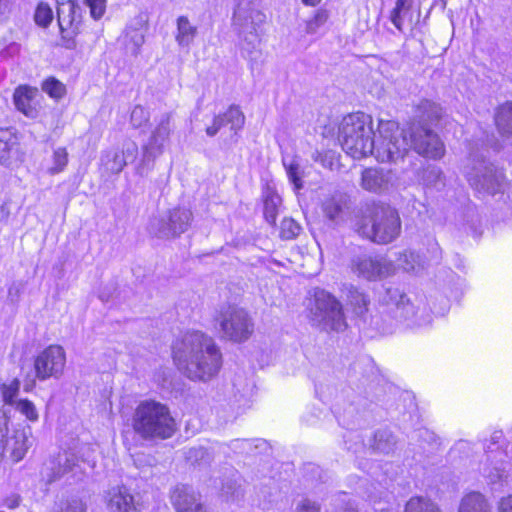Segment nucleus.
<instances>
[{
  "label": "nucleus",
  "instance_id": "f257e3e1",
  "mask_svg": "<svg viewBox=\"0 0 512 512\" xmlns=\"http://www.w3.org/2000/svg\"><path fill=\"white\" fill-rule=\"evenodd\" d=\"M173 361L179 371L194 381L207 382L222 367L223 357L215 340L201 332L189 331L172 345Z\"/></svg>",
  "mask_w": 512,
  "mask_h": 512
},
{
  "label": "nucleus",
  "instance_id": "f03ea898",
  "mask_svg": "<svg viewBox=\"0 0 512 512\" xmlns=\"http://www.w3.org/2000/svg\"><path fill=\"white\" fill-rule=\"evenodd\" d=\"M132 428L143 440L168 439L176 432V422L165 404L141 401L132 416Z\"/></svg>",
  "mask_w": 512,
  "mask_h": 512
},
{
  "label": "nucleus",
  "instance_id": "7ed1b4c3",
  "mask_svg": "<svg viewBox=\"0 0 512 512\" xmlns=\"http://www.w3.org/2000/svg\"><path fill=\"white\" fill-rule=\"evenodd\" d=\"M375 133L369 115L357 112L342 119L338 131V141L343 150L355 159L374 153Z\"/></svg>",
  "mask_w": 512,
  "mask_h": 512
},
{
  "label": "nucleus",
  "instance_id": "20e7f679",
  "mask_svg": "<svg viewBox=\"0 0 512 512\" xmlns=\"http://www.w3.org/2000/svg\"><path fill=\"white\" fill-rule=\"evenodd\" d=\"M356 231L376 244H389L401 233V219L396 209L378 204L373 207L369 216L357 224Z\"/></svg>",
  "mask_w": 512,
  "mask_h": 512
},
{
  "label": "nucleus",
  "instance_id": "39448f33",
  "mask_svg": "<svg viewBox=\"0 0 512 512\" xmlns=\"http://www.w3.org/2000/svg\"><path fill=\"white\" fill-rule=\"evenodd\" d=\"M379 137L375 140L374 155L380 162L398 163L409 153L406 130L400 131L394 121H379Z\"/></svg>",
  "mask_w": 512,
  "mask_h": 512
},
{
  "label": "nucleus",
  "instance_id": "423d86ee",
  "mask_svg": "<svg viewBox=\"0 0 512 512\" xmlns=\"http://www.w3.org/2000/svg\"><path fill=\"white\" fill-rule=\"evenodd\" d=\"M265 19V14L255 7L241 6L234 9L233 27L240 39L241 52L248 58H252L259 52L261 44L259 28Z\"/></svg>",
  "mask_w": 512,
  "mask_h": 512
},
{
  "label": "nucleus",
  "instance_id": "0eeeda50",
  "mask_svg": "<svg viewBox=\"0 0 512 512\" xmlns=\"http://www.w3.org/2000/svg\"><path fill=\"white\" fill-rule=\"evenodd\" d=\"M220 338L233 343L246 342L254 333V321L244 308L236 305L221 307L215 316Z\"/></svg>",
  "mask_w": 512,
  "mask_h": 512
},
{
  "label": "nucleus",
  "instance_id": "6e6552de",
  "mask_svg": "<svg viewBox=\"0 0 512 512\" xmlns=\"http://www.w3.org/2000/svg\"><path fill=\"white\" fill-rule=\"evenodd\" d=\"M155 122L147 143L142 146L141 159L135 167L136 174L141 177L147 176L153 170L156 158L162 155L173 131V113L165 112Z\"/></svg>",
  "mask_w": 512,
  "mask_h": 512
},
{
  "label": "nucleus",
  "instance_id": "1a4fd4ad",
  "mask_svg": "<svg viewBox=\"0 0 512 512\" xmlns=\"http://www.w3.org/2000/svg\"><path fill=\"white\" fill-rule=\"evenodd\" d=\"M380 303L385 306V312L400 323L408 327H420L430 323L428 313L418 315V310L411 299L399 288L388 287L380 298Z\"/></svg>",
  "mask_w": 512,
  "mask_h": 512
},
{
  "label": "nucleus",
  "instance_id": "9d476101",
  "mask_svg": "<svg viewBox=\"0 0 512 512\" xmlns=\"http://www.w3.org/2000/svg\"><path fill=\"white\" fill-rule=\"evenodd\" d=\"M310 322L313 326L327 332H340L347 327L341 303L325 291L315 296V303L310 311Z\"/></svg>",
  "mask_w": 512,
  "mask_h": 512
},
{
  "label": "nucleus",
  "instance_id": "9b49d317",
  "mask_svg": "<svg viewBox=\"0 0 512 512\" xmlns=\"http://www.w3.org/2000/svg\"><path fill=\"white\" fill-rule=\"evenodd\" d=\"M193 213L185 207H176L150 222V232L161 239H172L185 233L191 226Z\"/></svg>",
  "mask_w": 512,
  "mask_h": 512
},
{
  "label": "nucleus",
  "instance_id": "f8f14e48",
  "mask_svg": "<svg viewBox=\"0 0 512 512\" xmlns=\"http://www.w3.org/2000/svg\"><path fill=\"white\" fill-rule=\"evenodd\" d=\"M406 133L409 138V149L412 148L418 155L434 160L443 157L444 144L431 127L421 123H410Z\"/></svg>",
  "mask_w": 512,
  "mask_h": 512
},
{
  "label": "nucleus",
  "instance_id": "ddd939ff",
  "mask_svg": "<svg viewBox=\"0 0 512 512\" xmlns=\"http://www.w3.org/2000/svg\"><path fill=\"white\" fill-rule=\"evenodd\" d=\"M503 173L492 163L482 161L467 172V180L470 185L478 190L489 194H495L500 191L503 182Z\"/></svg>",
  "mask_w": 512,
  "mask_h": 512
},
{
  "label": "nucleus",
  "instance_id": "4468645a",
  "mask_svg": "<svg viewBox=\"0 0 512 512\" xmlns=\"http://www.w3.org/2000/svg\"><path fill=\"white\" fill-rule=\"evenodd\" d=\"M351 269L358 277L369 281L380 280L394 273L391 261L379 256H357L351 262Z\"/></svg>",
  "mask_w": 512,
  "mask_h": 512
},
{
  "label": "nucleus",
  "instance_id": "2eb2a0df",
  "mask_svg": "<svg viewBox=\"0 0 512 512\" xmlns=\"http://www.w3.org/2000/svg\"><path fill=\"white\" fill-rule=\"evenodd\" d=\"M65 361L64 349L59 345H50L35 359L36 377L40 380L59 377L63 372Z\"/></svg>",
  "mask_w": 512,
  "mask_h": 512
},
{
  "label": "nucleus",
  "instance_id": "dca6fc26",
  "mask_svg": "<svg viewBox=\"0 0 512 512\" xmlns=\"http://www.w3.org/2000/svg\"><path fill=\"white\" fill-rule=\"evenodd\" d=\"M137 154V144L128 140L123 143L122 151L117 149L104 151L101 156V166L108 175L119 174L129 162L136 159Z\"/></svg>",
  "mask_w": 512,
  "mask_h": 512
},
{
  "label": "nucleus",
  "instance_id": "f3484780",
  "mask_svg": "<svg viewBox=\"0 0 512 512\" xmlns=\"http://www.w3.org/2000/svg\"><path fill=\"white\" fill-rule=\"evenodd\" d=\"M80 468L78 457L70 452L64 451L51 458L43 471L48 484H51L68 473L76 474Z\"/></svg>",
  "mask_w": 512,
  "mask_h": 512
},
{
  "label": "nucleus",
  "instance_id": "a211bd4d",
  "mask_svg": "<svg viewBox=\"0 0 512 512\" xmlns=\"http://www.w3.org/2000/svg\"><path fill=\"white\" fill-rule=\"evenodd\" d=\"M32 428L29 425H19L10 436H6L3 449L10 452L15 462L21 461L33 445Z\"/></svg>",
  "mask_w": 512,
  "mask_h": 512
},
{
  "label": "nucleus",
  "instance_id": "6ab92c4d",
  "mask_svg": "<svg viewBox=\"0 0 512 512\" xmlns=\"http://www.w3.org/2000/svg\"><path fill=\"white\" fill-rule=\"evenodd\" d=\"M171 501L177 512H207L201 495L188 485H177L172 491Z\"/></svg>",
  "mask_w": 512,
  "mask_h": 512
},
{
  "label": "nucleus",
  "instance_id": "aec40b11",
  "mask_svg": "<svg viewBox=\"0 0 512 512\" xmlns=\"http://www.w3.org/2000/svg\"><path fill=\"white\" fill-rule=\"evenodd\" d=\"M57 20L61 33L80 29L82 8L75 0H57Z\"/></svg>",
  "mask_w": 512,
  "mask_h": 512
},
{
  "label": "nucleus",
  "instance_id": "412c9836",
  "mask_svg": "<svg viewBox=\"0 0 512 512\" xmlns=\"http://www.w3.org/2000/svg\"><path fill=\"white\" fill-rule=\"evenodd\" d=\"M107 509L109 512H139L141 504L124 486H117L108 492Z\"/></svg>",
  "mask_w": 512,
  "mask_h": 512
},
{
  "label": "nucleus",
  "instance_id": "4be33fe9",
  "mask_svg": "<svg viewBox=\"0 0 512 512\" xmlns=\"http://www.w3.org/2000/svg\"><path fill=\"white\" fill-rule=\"evenodd\" d=\"M245 123V116L238 106L231 105L226 112L223 114H219L214 117L213 124L206 128V133L208 136H215L218 131L226 126H230V130L236 134Z\"/></svg>",
  "mask_w": 512,
  "mask_h": 512
},
{
  "label": "nucleus",
  "instance_id": "5701e85b",
  "mask_svg": "<svg viewBox=\"0 0 512 512\" xmlns=\"http://www.w3.org/2000/svg\"><path fill=\"white\" fill-rule=\"evenodd\" d=\"M392 180L391 171L381 168H366L361 174V186L363 189L379 193L389 188Z\"/></svg>",
  "mask_w": 512,
  "mask_h": 512
},
{
  "label": "nucleus",
  "instance_id": "b1692460",
  "mask_svg": "<svg viewBox=\"0 0 512 512\" xmlns=\"http://www.w3.org/2000/svg\"><path fill=\"white\" fill-rule=\"evenodd\" d=\"M20 389V381L15 378L9 384L2 383L0 384V413L7 417L11 418L12 410H15L18 402L21 399H18Z\"/></svg>",
  "mask_w": 512,
  "mask_h": 512
},
{
  "label": "nucleus",
  "instance_id": "393cba45",
  "mask_svg": "<svg viewBox=\"0 0 512 512\" xmlns=\"http://www.w3.org/2000/svg\"><path fill=\"white\" fill-rule=\"evenodd\" d=\"M442 116V108L429 100H422L416 109V115L411 123H421L428 127L436 124Z\"/></svg>",
  "mask_w": 512,
  "mask_h": 512
},
{
  "label": "nucleus",
  "instance_id": "a878e982",
  "mask_svg": "<svg viewBox=\"0 0 512 512\" xmlns=\"http://www.w3.org/2000/svg\"><path fill=\"white\" fill-rule=\"evenodd\" d=\"M18 138L10 128L0 129V164L9 166L18 151Z\"/></svg>",
  "mask_w": 512,
  "mask_h": 512
},
{
  "label": "nucleus",
  "instance_id": "bb28decb",
  "mask_svg": "<svg viewBox=\"0 0 512 512\" xmlns=\"http://www.w3.org/2000/svg\"><path fill=\"white\" fill-rule=\"evenodd\" d=\"M458 512H493V510L492 504L485 495L472 491L462 497Z\"/></svg>",
  "mask_w": 512,
  "mask_h": 512
},
{
  "label": "nucleus",
  "instance_id": "cd10ccee",
  "mask_svg": "<svg viewBox=\"0 0 512 512\" xmlns=\"http://www.w3.org/2000/svg\"><path fill=\"white\" fill-rule=\"evenodd\" d=\"M37 89L28 86H19L16 88L13 100L17 110L24 115L34 118L37 114L36 109L32 106V101L36 96Z\"/></svg>",
  "mask_w": 512,
  "mask_h": 512
},
{
  "label": "nucleus",
  "instance_id": "c85d7f7f",
  "mask_svg": "<svg viewBox=\"0 0 512 512\" xmlns=\"http://www.w3.org/2000/svg\"><path fill=\"white\" fill-rule=\"evenodd\" d=\"M414 0H396L395 7L390 13V21L401 32L405 22L413 23L412 6Z\"/></svg>",
  "mask_w": 512,
  "mask_h": 512
},
{
  "label": "nucleus",
  "instance_id": "c756f323",
  "mask_svg": "<svg viewBox=\"0 0 512 512\" xmlns=\"http://www.w3.org/2000/svg\"><path fill=\"white\" fill-rule=\"evenodd\" d=\"M418 179L426 187L440 189L445 185V176L440 167L427 165L418 171Z\"/></svg>",
  "mask_w": 512,
  "mask_h": 512
},
{
  "label": "nucleus",
  "instance_id": "7c9ffc66",
  "mask_svg": "<svg viewBox=\"0 0 512 512\" xmlns=\"http://www.w3.org/2000/svg\"><path fill=\"white\" fill-rule=\"evenodd\" d=\"M197 33V27L191 24L186 16H180L177 18V33L175 35V39L179 46L189 47L194 41Z\"/></svg>",
  "mask_w": 512,
  "mask_h": 512
},
{
  "label": "nucleus",
  "instance_id": "2f4dec72",
  "mask_svg": "<svg viewBox=\"0 0 512 512\" xmlns=\"http://www.w3.org/2000/svg\"><path fill=\"white\" fill-rule=\"evenodd\" d=\"M343 292L347 305L352 307L356 315L361 316L368 310L369 300L364 293L353 286H345Z\"/></svg>",
  "mask_w": 512,
  "mask_h": 512
},
{
  "label": "nucleus",
  "instance_id": "473e14b6",
  "mask_svg": "<svg viewBox=\"0 0 512 512\" xmlns=\"http://www.w3.org/2000/svg\"><path fill=\"white\" fill-rule=\"evenodd\" d=\"M396 446V438L393 433L387 429H381L375 432L371 448L375 452L389 454Z\"/></svg>",
  "mask_w": 512,
  "mask_h": 512
},
{
  "label": "nucleus",
  "instance_id": "72a5a7b5",
  "mask_svg": "<svg viewBox=\"0 0 512 512\" xmlns=\"http://www.w3.org/2000/svg\"><path fill=\"white\" fill-rule=\"evenodd\" d=\"M495 123L502 135L512 136V102H507L498 108Z\"/></svg>",
  "mask_w": 512,
  "mask_h": 512
},
{
  "label": "nucleus",
  "instance_id": "f704fd0d",
  "mask_svg": "<svg viewBox=\"0 0 512 512\" xmlns=\"http://www.w3.org/2000/svg\"><path fill=\"white\" fill-rule=\"evenodd\" d=\"M400 264L406 272L418 274L426 268L425 259L414 251H405L400 259Z\"/></svg>",
  "mask_w": 512,
  "mask_h": 512
},
{
  "label": "nucleus",
  "instance_id": "c9c22d12",
  "mask_svg": "<svg viewBox=\"0 0 512 512\" xmlns=\"http://www.w3.org/2000/svg\"><path fill=\"white\" fill-rule=\"evenodd\" d=\"M404 512H441V510L431 499L414 496L407 501Z\"/></svg>",
  "mask_w": 512,
  "mask_h": 512
},
{
  "label": "nucleus",
  "instance_id": "e433bc0d",
  "mask_svg": "<svg viewBox=\"0 0 512 512\" xmlns=\"http://www.w3.org/2000/svg\"><path fill=\"white\" fill-rule=\"evenodd\" d=\"M281 197L275 192H268L264 199V216L268 223L275 225Z\"/></svg>",
  "mask_w": 512,
  "mask_h": 512
},
{
  "label": "nucleus",
  "instance_id": "4c0bfd02",
  "mask_svg": "<svg viewBox=\"0 0 512 512\" xmlns=\"http://www.w3.org/2000/svg\"><path fill=\"white\" fill-rule=\"evenodd\" d=\"M345 206L346 203L342 197H331L323 203V211L326 217L336 221L342 217Z\"/></svg>",
  "mask_w": 512,
  "mask_h": 512
},
{
  "label": "nucleus",
  "instance_id": "58836bf2",
  "mask_svg": "<svg viewBox=\"0 0 512 512\" xmlns=\"http://www.w3.org/2000/svg\"><path fill=\"white\" fill-rule=\"evenodd\" d=\"M186 459L192 465L208 466L213 461V456L204 447H192L187 450Z\"/></svg>",
  "mask_w": 512,
  "mask_h": 512
},
{
  "label": "nucleus",
  "instance_id": "ea45409f",
  "mask_svg": "<svg viewBox=\"0 0 512 512\" xmlns=\"http://www.w3.org/2000/svg\"><path fill=\"white\" fill-rule=\"evenodd\" d=\"M283 165L286 169L289 181L293 184L295 190L303 188V171L296 160H291L289 163L283 159Z\"/></svg>",
  "mask_w": 512,
  "mask_h": 512
},
{
  "label": "nucleus",
  "instance_id": "a19ab883",
  "mask_svg": "<svg viewBox=\"0 0 512 512\" xmlns=\"http://www.w3.org/2000/svg\"><path fill=\"white\" fill-rule=\"evenodd\" d=\"M301 226L292 218H284L281 222L280 235L283 239H294L300 234Z\"/></svg>",
  "mask_w": 512,
  "mask_h": 512
},
{
  "label": "nucleus",
  "instance_id": "79ce46f5",
  "mask_svg": "<svg viewBox=\"0 0 512 512\" xmlns=\"http://www.w3.org/2000/svg\"><path fill=\"white\" fill-rule=\"evenodd\" d=\"M328 18L329 14L326 10H317L315 15L306 22V33L315 34L318 31V29L327 22Z\"/></svg>",
  "mask_w": 512,
  "mask_h": 512
},
{
  "label": "nucleus",
  "instance_id": "37998d69",
  "mask_svg": "<svg viewBox=\"0 0 512 512\" xmlns=\"http://www.w3.org/2000/svg\"><path fill=\"white\" fill-rule=\"evenodd\" d=\"M35 22L42 27H48L53 19V11L46 3H40L35 11Z\"/></svg>",
  "mask_w": 512,
  "mask_h": 512
},
{
  "label": "nucleus",
  "instance_id": "c03bdc74",
  "mask_svg": "<svg viewBox=\"0 0 512 512\" xmlns=\"http://www.w3.org/2000/svg\"><path fill=\"white\" fill-rule=\"evenodd\" d=\"M42 89L51 97L56 99L62 98L66 92L65 86L55 78H50L44 81Z\"/></svg>",
  "mask_w": 512,
  "mask_h": 512
},
{
  "label": "nucleus",
  "instance_id": "a18cd8bd",
  "mask_svg": "<svg viewBox=\"0 0 512 512\" xmlns=\"http://www.w3.org/2000/svg\"><path fill=\"white\" fill-rule=\"evenodd\" d=\"M68 162V153L65 148H57L53 153V166L49 168L50 174L61 172Z\"/></svg>",
  "mask_w": 512,
  "mask_h": 512
},
{
  "label": "nucleus",
  "instance_id": "49530a36",
  "mask_svg": "<svg viewBox=\"0 0 512 512\" xmlns=\"http://www.w3.org/2000/svg\"><path fill=\"white\" fill-rule=\"evenodd\" d=\"M150 118L149 112L141 105H136L131 111L130 122L134 128L145 125Z\"/></svg>",
  "mask_w": 512,
  "mask_h": 512
},
{
  "label": "nucleus",
  "instance_id": "de8ad7c7",
  "mask_svg": "<svg viewBox=\"0 0 512 512\" xmlns=\"http://www.w3.org/2000/svg\"><path fill=\"white\" fill-rule=\"evenodd\" d=\"M15 411H19L30 421H36L38 419V412L35 405L27 399H21L20 402H18Z\"/></svg>",
  "mask_w": 512,
  "mask_h": 512
},
{
  "label": "nucleus",
  "instance_id": "09e8293b",
  "mask_svg": "<svg viewBox=\"0 0 512 512\" xmlns=\"http://www.w3.org/2000/svg\"><path fill=\"white\" fill-rule=\"evenodd\" d=\"M222 492L232 500H239L243 497L241 485L236 480H228L222 486Z\"/></svg>",
  "mask_w": 512,
  "mask_h": 512
},
{
  "label": "nucleus",
  "instance_id": "8fccbe9b",
  "mask_svg": "<svg viewBox=\"0 0 512 512\" xmlns=\"http://www.w3.org/2000/svg\"><path fill=\"white\" fill-rule=\"evenodd\" d=\"M55 512H86V506L80 499L62 501Z\"/></svg>",
  "mask_w": 512,
  "mask_h": 512
},
{
  "label": "nucleus",
  "instance_id": "3c124183",
  "mask_svg": "<svg viewBox=\"0 0 512 512\" xmlns=\"http://www.w3.org/2000/svg\"><path fill=\"white\" fill-rule=\"evenodd\" d=\"M90 8V14L95 19H100L106 10V0H85Z\"/></svg>",
  "mask_w": 512,
  "mask_h": 512
},
{
  "label": "nucleus",
  "instance_id": "603ef678",
  "mask_svg": "<svg viewBox=\"0 0 512 512\" xmlns=\"http://www.w3.org/2000/svg\"><path fill=\"white\" fill-rule=\"evenodd\" d=\"M126 37L134 45L133 53L138 54L140 47L145 42L144 32L126 30Z\"/></svg>",
  "mask_w": 512,
  "mask_h": 512
},
{
  "label": "nucleus",
  "instance_id": "864d4df0",
  "mask_svg": "<svg viewBox=\"0 0 512 512\" xmlns=\"http://www.w3.org/2000/svg\"><path fill=\"white\" fill-rule=\"evenodd\" d=\"M148 19L146 15L140 13L138 14L129 24L126 30L137 31V32H145L147 29Z\"/></svg>",
  "mask_w": 512,
  "mask_h": 512
},
{
  "label": "nucleus",
  "instance_id": "5fc2aeb1",
  "mask_svg": "<svg viewBox=\"0 0 512 512\" xmlns=\"http://www.w3.org/2000/svg\"><path fill=\"white\" fill-rule=\"evenodd\" d=\"M487 477L492 484H502L507 482L508 473L502 468L495 467L490 470Z\"/></svg>",
  "mask_w": 512,
  "mask_h": 512
},
{
  "label": "nucleus",
  "instance_id": "6e6d98bb",
  "mask_svg": "<svg viewBox=\"0 0 512 512\" xmlns=\"http://www.w3.org/2000/svg\"><path fill=\"white\" fill-rule=\"evenodd\" d=\"M78 33H79V29H76L75 32L73 30H68L65 33H61L63 45L65 46V48H67V49H75L76 48L75 36Z\"/></svg>",
  "mask_w": 512,
  "mask_h": 512
},
{
  "label": "nucleus",
  "instance_id": "4d7b16f0",
  "mask_svg": "<svg viewBox=\"0 0 512 512\" xmlns=\"http://www.w3.org/2000/svg\"><path fill=\"white\" fill-rule=\"evenodd\" d=\"M8 421L9 418L0 413V450L3 449L4 438L7 436Z\"/></svg>",
  "mask_w": 512,
  "mask_h": 512
},
{
  "label": "nucleus",
  "instance_id": "13d9d810",
  "mask_svg": "<svg viewBox=\"0 0 512 512\" xmlns=\"http://www.w3.org/2000/svg\"><path fill=\"white\" fill-rule=\"evenodd\" d=\"M298 512H320V507L310 500H303L298 506Z\"/></svg>",
  "mask_w": 512,
  "mask_h": 512
},
{
  "label": "nucleus",
  "instance_id": "bf43d9fd",
  "mask_svg": "<svg viewBox=\"0 0 512 512\" xmlns=\"http://www.w3.org/2000/svg\"><path fill=\"white\" fill-rule=\"evenodd\" d=\"M498 512H512V495L504 497L500 500Z\"/></svg>",
  "mask_w": 512,
  "mask_h": 512
},
{
  "label": "nucleus",
  "instance_id": "052dcab7",
  "mask_svg": "<svg viewBox=\"0 0 512 512\" xmlns=\"http://www.w3.org/2000/svg\"><path fill=\"white\" fill-rule=\"evenodd\" d=\"M114 290L113 286L103 287L102 291L99 293V299L102 302H108L112 298Z\"/></svg>",
  "mask_w": 512,
  "mask_h": 512
},
{
  "label": "nucleus",
  "instance_id": "680f3d73",
  "mask_svg": "<svg viewBox=\"0 0 512 512\" xmlns=\"http://www.w3.org/2000/svg\"><path fill=\"white\" fill-rule=\"evenodd\" d=\"M244 6L245 8L254 7L252 0H235V8Z\"/></svg>",
  "mask_w": 512,
  "mask_h": 512
},
{
  "label": "nucleus",
  "instance_id": "e2e57ef3",
  "mask_svg": "<svg viewBox=\"0 0 512 512\" xmlns=\"http://www.w3.org/2000/svg\"><path fill=\"white\" fill-rule=\"evenodd\" d=\"M11 0H0V15H4L9 11Z\"/></svg>",
  "mask_w": 512,
  "mask_h": 512
},
{
  "label": "nucleus",
  "instance_id": "0e129e2a",
  "mask_svg": "<svg viewBox=\"0 0 512 512\" xmlns=\"http://www.w3.org/2000/svg\"><path fill=\"white\" fill-rule=\"evenodd\" d=\"M19 497L18 496H14L13 498L11 499H8L6 501V506L9 507V508H15L19 505Z\"/></svg>",
  "mask_w": 512,
  "mask_h": 512
},
{
  "label": "nucleus",
  "instance_id": "69168bd1",
  "mask_svg": "<svg viewBox=\"0 0 512 512\" xmlns=\"http://www.w3.org/2000/svg\"><path fill=\"white\" fill-rule=\"evenodd\" d=\"M306 5L315 6L317 5L321 0H302Z\"/></svg>",
  "mask_w": 512,
  "mask_h": 512
},
{
  "label": "nucleus",
  "instance_id": "338daca9",
  "mask_svg": "<svg viewBox=\"0 0 512 512\" xmlns=\"http://www.w3.org/2000/svg\"><path fill=\"white\" fill-rule=\"evenodd\" d=\"M441 1H442L443 8H445L446 4H447V0H441Z\"/></svg>",
  "mask_w": 512,
  "mask_h": 512
}]
</instances>
